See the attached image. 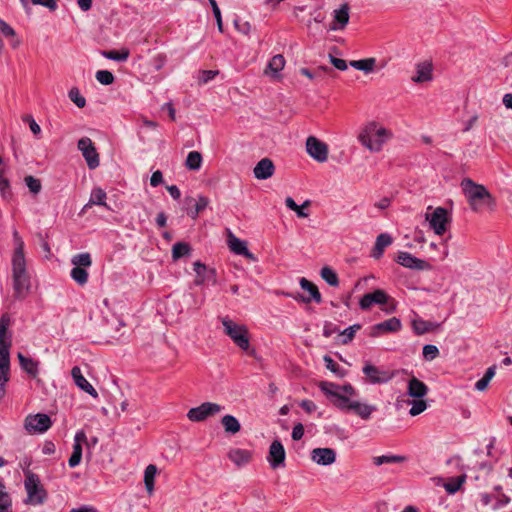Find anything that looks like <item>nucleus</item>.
I'll return each mask as SVG.
<instances>
[{"label":"nucleus","instance_id":"f257e3e1","mask_svg":"<svg viewBox=\"0 0 512 512\" xmlns=\"http://www.w3.org/2000/svg\"><path fill=\"white\" fill-rule=\"evenodd\" d=\"M14 252L12 255V277L14 297L24 299L30 290V276L26 269L24 241L17 230L13 231Z\"/></svg>","mask_w":512,"mask_h":512},{"label":"nucleus","instance_id":"f03ea898","mask_svg":"<svg viewBox=\"0 0 512 512\" xmlns=\"http://www.w3.org/2000/svg\"><path fill=\"white\" fill-rule=\"evenodd\" d=\"M393 137V133L375 121L367 123L358 139L360 143L371 152H379L383 145Z\"/></svg>","mask_w":512,"mask_h":512},{"label":"nucleus","instance_id":"7ed1b4c3","mask_svg":"<svg viewBox=\"0 0 512 512\" xmlns=\"http://www.w3.org/2000/svg\"><path fill=\"white\" fill-rule=\"evenodd\" d=\"M461 188L473 211H479L482 207L490 205L493 200L486 187L475 183L470 178L462 180Z\"/></svg>","mask_w":512,"mask_h":512},{"label":"nucleus","instance_id":"20e7f679","mask_svg":"<svg viewBox=\"0 0 512 512\" xmlns=\"http://www.w3.org/2000/svg\"><path fill=\"white\" fill-rule=\"evenodd\" d=\"M330 397L335 399V407L341 411H353L363 420H368L371 414L377 410L375 405L364 404L359 401H352L349 397H340L336 393L328 391L326 392Z\"/></svg>","mask_w":512,"mask_h":512},{"label":"nucleus","instance_id":"39448f33","mask_svg":"<svg viewBox=\"0 0 512 512\" xmlns=\"http://www.w3.org/2000/svg\"><path fill=\"white\" fill-rule=\"evenodd\" d=\"M24 474V487L27 492V499L25 500V503L31 505L43 504L46 501L48 494L41 484L39 476L30 470L25 471Z\"/></svg>","mask_w":512,"mask_h":512},{"label":"nucleus","instance_id":"423d86ee","mask_svg":"<svg viewBox=\"0 0 512 512\" xmlns=\"http://www.w3.org/2000/svg\"><path fill=\"white\" fill-rule=\"evenodd\" d=\"M224 332L242 350L247 351L250 346L248 330L244 325H239L228 317L222 319Z\"/></svg>","mask_w":512,"mask_h":512},{"label":"nucleus","instance_id":"0eeeda50","mask_svg":"<svg viewBox=\"0 0 512 512\" xmlns=\"http://www.w3.org/2000/svg\"><path fill=\"white\" fill-rule=\"evenodd\" d=\"M426 220L435 234L443 235L447 230L448 224L451 222V217L446 208L437 207L432 213H426Z\"/></svg>","mask_w":512,"mask_h":512},{"label":"nucleus","instance_id":"6e6552de","mask_svg":"<svg viewBox=\"0 0 512 512\" xmlns=\"http://www.w3.org/2000/svg\"><path fill=\"white\" fill-rule=\"evenodd\" d=\"M52 425V421L47 414H30L24 420V428L29 434H41L46 432Z\"/></svg>","mask_w":512,"mask_h":512},{"label":"nucleus","instance_id":"1a4fd4ad","mask_svg":"<svg viewBox=\"0 0 512 512\" xmlns=\"http://www.w3.org/2000/svg\"><path fill=\"white\" fill-rule=\"evenodd\" d=\"M77 147L81 151L88 168L91 170L96 169L100 164V160L92 140L89 137H82L78 140Z\"/></svg>","mask_w":512,"mask_h":512},{"label":"nucleus","instance_id":"9d476101","mask_svg":"<svg viewBox=\"0 0 512 512\" xmlns=\"http://www.w3.org/2000/svg\"><path fill=\"white\" fill-rule=\"evenodd\" d=\"M223 410V407L217 403L204 402L197 407L191 408L187 417L190 421L201 422L207 419L209 416H213Z\"/></svg>","mask_w":512,"mask_h":512},{"label":"nucleus","instance_id":"9b49d317","mask_svg":"<svg viewBox=\"0 0 512 512\" xmlns=\"http://www.w3.org/2000/svg\"><path fill=\"white\" fill-rule=\"evenodd\" d=\"M318 387H319L320 391L329 400V402L331 404H333L334 406H335V399H333L332 397H330L326 393L327 390L336 393L340 397H348V396H355L356 395V390H355V388L350 383H347V384H344V385H339V384H336V383H333V382L320 381L318 383Z\"/></svg>","mask_w":512,"mask_h":512},{"label":"nucleus","instance_id":"f8f14e48","mask_svg":"<svg viewBox=\"0 0 512 512\" xmlns=\"http://www.w3.org/2000/svg\"><path fill=\"white\" fill-rule=\"evenodd\" d=\"M266 459L273 470L285 467L286 452L280 440L275 439L270 444Z\"/></svg>","mask_w":512,"mask_h":512},{"label":"nucleus","instance_id":"ddd939ff","mask_svg":"<svg viewBox=\"0 0 512 512\" xmlns=\"http://www.w3.org/2000/svg\"><path fill=\"white\" fill-rule=\"evenodd\" d=\"M306 151L310 157L317 162L323 163L328 159V146L323 141L314 136H309L306 140Z\"/></svg>","mask_w":512,"mask_h":512},{"label":"nucleus","instance_id":"4468645a","mask_svg":"<svg viewBox=\"0 0 512 512\" xmlns=\"http://www.w3.org/2000/svg\"><path fill=\"white\" fill-rule=\"evenodd\" d=\"M193 270L196 273V278L194 281L195 285L199 286L205 283L216 285L217 275L214 268H208L201 261H196L193 263Z\"/></svg>","mask_w":512,"mask_h":512},{"label":"nucleus","instance_id":"2eb2a0df","mask_svg":"<svg viewBox=\"0 0 512 512\" xmlns=\"http://www.w3.org/2000/svg\"><path fill=\"white\" fill-rule=\"evenodd\" d=\"M362 372L366 375L369 383L371 384L387 383L395 376L394 372L380 369L379 367L372 364L364 365Z\"/></svg>","mask_w":512,"mask_h":512},{"label":"nucleus","instance_id":"dca6fc26","mask_svg":"<svg viewBox=\"0 0 512 512\" xmlns=\"http://www.w3.org/2000/svg\"><path fill=\"white\" fill-rule=\"evenodd\" d=\"M299 284H300V287L303 289V290H306L309 292L310 294V297H305L301 294H298L296 296H294L293 294L291 293H283L285 296L287 297H292L294 298L295 300L297 301H301L303 303H310L311 301H314L316 303H321L322 302V296L318 290V287L312 283L311 281L307 280L306 278L302 277L299 281Z\"/></svg>","mask_w":512,"mask_h":512},{"label":"nucleus","instance_id":"f3484780","mask_svg":"<svg viewBox=\"0 0 512 512\" xmlns=\"http://www.w3.org/2000/svg\"><path fill=\"white\" fill-rule=\"evenodd\" d=\"M10 347L0 346V399L5 396L6 383L9 381Z\"/></svg>","mask_w":512,"mask_h":512},{"label":"nucleus","instance_id":"a211bd4d","mask_svg":"<svg viewBox=\"0 0 512 512\" xmlns=\"http://www.w3.org/2000/svg\"><path fill=\"white\" fill-rule=\"evenodd\" d=\"M395 261L403 267L417 271L429 270L431 268V265L425 260L419 259L411 253L404 251L398 253Z\"/></svg>","mask_w":512,"mask_h":512},{"label":"nucleus","instance_id":"6ab92c4d","mask_svg":"<svg viewBox=\"0 0 512 512\" xmlns=\"http://www.w3.org/2000/svg\"><path fill=\"white\" fill-rule=\"evenodd\" d=\"M389 296L382 289H376L372 293H366L359 301V306L362 310H368L372 305H384L388 302Z\"/></svg>","mask_w":512,"mask_h":512},{"label":"nucleus","instance_id":"aec40b11","mask_svg":"<svg viewBox=\"0 0 512 512\" xmlns=\"http://www.w3.org/2000/svg\"><path fill=\"white\" fill-rule=\"evenodd\" d=\"M208 204L209 199L204 195H198L197 199L193 197H186L184 200L187 215L192 219H196L198 215L206 209Z\"/></svg>","mask_w":512,"mask_h":512},{"label":"nucleus","instance_id":"412c9836","mask_svg":"<svg viewBox=\"0 0 512 512\" xmlns=\"http://www.w3.org/2000/svg\"><path fill=\"white\" fill-rule=\"evenodd\" d=\"M311 459L318 465L328 466L335 462L336 452L332 448H315L311 451Z\"/></svg>","mask_w":512,"mask_h":512},{"label":"nucleus","instance_id":"4be33fe9","mask_svg":"<svg viewBox=\"0 0 512 512\" xmlns=\"http://www.w3.org/2000/svg\"><path fill=\"white\" fill-rule=\"evenodd\" d=\"M325 18V14L321 11L316 10L311 13V17L306 23L309 34L313 36L322 35L326 29L323 24Z\"/></svg>","mask_w":512,"mask_h":512},{"label":"nucleus","instance_id":"5701e85b","mask_svg":"<svg viewBox=\"0 0 512 512\" xmlns=\"http://www.w3.org/2000/svg\"><path fill=\"white\" fill-rule=\"evenodd\" d=\"M275 166L271 159L263 158L254 167V177L259 180H266L274 174Z\"/></svg>","mask_w":512,"mask_h":512},{"label":"nucleus","instance_id":"b1692460","mask_svg":"<svg viewBox=\"0 0 512 512\" xmlns=\"http://www.w3.org/2000/svg\"><path fill=\"white\" fill-rule=\"evenodd\" d=\"M227 242H228V246H229L230 250L233 253H235L237 255L244 256L248 259H252V260L254 259V255L248 250L246 242L237 238L231 232L228 235Z\"/></svg>","mask_w":512,"mask_h":512},{"label":"nucleus","instance_id":"393cba45","mask_svg":"<svg viewBox=\"0 0 512 512\" xmlns=\"http://www.w3.org/2000/svg\"><path fill=\"white\" fill-rule=\"evenodd\" d=\"M72 378L75 384L83 391L91 395L93 398L98 397L96 389L86 380L82 375L81 369L78 366H74L71 370Z\"/></svg>","mask_w":512,"mask_h":512},{"label":"nucleus","instance_id":"a878e982","mask_svg":"<svg viewBox=\"0 0 512 512\" xmlns=\"http://www.w3.org/2000/svg\"><path fill=\"white\" fill-rule=\"evenodd\" d=\"M402 324L400 319L392 317L388 320L375 324L371 333L372 336H378L381 332H397L401 329Z\"/></svg>","mask_w":512,"mask_h":512},{"label":"nucleus","instance_id":"bb28decb","mask_svg":"<svg viewBox=\"0 0 512 512\" xmlns=\"http://www.w3.org/2000/svg\"><path fill=\"white\" fill-rule=\"evenodd\" d=\"M428 386L416 377H412L408 381L407 393L410 397L415 399H422L427 395Z\"/></svg>","mask_w":512,"mask_h":512},{"label":"nucleus","instance_id":"cd10ccee","mask_svg":"<svg viewBox=\"0 0 512 512\" xmlns=\"http://www.w3.org/2000/svg\"><path fill=\"white\" fill-rule=\"evenodd\" d=\"M285 58L282 54L273 56L267 64L264 73L273 79L280 78V72L285 66Z\"/></svg>","mask_w":512,"mask_h":512},{"label":"nucleus","instance_id":"c85d7f7f","mask_svg":"<svg viewBox=\"0 0 512 512\" xmlns=\"http://www.w3.org/2000/svg\"><path fill=\"white\" fill-rule=\"evenodd\" d=\"M393 242V238L388 233H381L377 236L375 245L371 252V257L374 259H380L386 247L390 246Z\"/></svg>","mask_w":512,"mask_h":512},{"label":"nucleus","instance_id":"c756f323","mask_svg":"<svg viewBox=\"0 0 512 512\" xmlns=\"http://www.w3.org/2000/svg\"><path fill=\"white\" fill-rule=\"evenodd\" d=\"M349 21V8L344 4L340 9L334 11V19L328 30L343 29Z\"/></svg>","mask_w":512,"mask_h":512},{"label":"nucleus","instance_id":"7c9ffc66","mask_svg":"<svg viewBox=\"0 0 512 512\" xmlns=\"http://www.w3.org/2000/svg\"><path fill=\"white\" fill-rule=\"evenodd\" d=\"M228 458L238 467L248 464L252 459V453L249 450L234 448L228 452Z\"/></svg>","mask_w":512,"mask_h":512},{"label":"nucleus","instance_id":"2f4dec72","mask_svg":"<svg viewBox=\"0 0 512 512\" xmlns=\"http://www.w3.org/2000/svg\"><path fill=\"white\" fill-rule=\"evenodd\" d=\"M432 63L428 61L417 64L416 75L412 77L415 83H422L432 80Z\"/></svg>","mask_w":512,"mask_h":512},{"label":"nucleus","instance_id":"473e14b6","mask_svg":"<svg viewBox=\"0 0 512 512\" xmlns=\"http://www.w3.org/2000/svg\"><path fill=\"white\" fill-rule=\"evenodd\" d=\"M10 324L11 318L9 314H2L0 317V346H11V333L9 332Z\"/></svg>","mask_w":512,"mask_h":512},{"label":"nucleus","instance_id":"72a5a7b5","mask_svg":"<svg viewBox=\"0 0 512 512\" xmlns=\"http://www.w3.org/2000/svg\"><path fill=\"white\" fill-rule=\"evenodd\" d=\"M18 359L21 369L29 376L36 378L39 373V363L30 357L24 356L22 353H18Z\"/></svg>","mask_w":512,"mask_h":512},{"label":"nucleus","instance_id":"f704fd0d","mask_svg":"<svg viewBox=\"0 0 512 512\" xmlns=\"http://www.w3.org/2000/svg\"><path fill=\"white\" fill-rule=\"evenodd\" d=\"M192 248L186 242H176L172 247V259L179 260L182 257L190 256Z\"/></svg>","mask_w":512,"mask_h":512},{"label":"nucleus","instance_id":"c9c22d12","mask_svg":"<svg viewBox=\"0 0 512 512\" xmlns=\"http://www.w3.org/2000/svg\"><path fill=\"white\" fill-rule=\"evenodd\" d=\"M436 326H437V324H435L431 321H426V320L420 319V318L414 319L412 322L413 330L417 335H423L427 332H430V331L434 330Z\"/></svg>","mask_w":512,"mask_h":512},{"label":"nucleus","instance_id":"e433bc0d","mask_svg":"<svg viewBox=\"0 0 512 512\" xmlns=\"http://www.w3.org/2000/svg\"><path fill=\"white\" fill-rule=\"evenodd\" d=\"M376 64L375 58H365L360 60H353L350 62V66L363 71L365 73H370L374 70Z\"/></svg>","mask_w":512,"mask_h":512},{"label":"nucleus","instance_id":"4c0bfd02","mask_svg":"<svg viewBox=\"0 0 512 512\" xmlns=\"http://www.w3.org/2000/svg\"><path fill=\"white\" fill-rule=\"evenodd\" d=\"M157 473V467L154 464H149L144 471V484L149 494L154 491V478Z\"/></svg>","mask_w":512,"mask_h":512},{"label":"nucleus","instance_id":"58836bf2","mask_svg":"<svg viewBox=\"0 0 512 512\" xmlns=\"http://www.w3.org/2000/svg\"><path fill=\"white\" fill-rule=\"evenodd\" d=\"M226 432L236 434L240 431L241 425L238 419L232 415H225L221 420Z\"/></svg>","mask_w":512,"mask_h":512},{"label":"nucleus","instance_id":"ea45409f","mask_svg":"<svg viewBox=\"0 0 512 512\" xmlns=\"http://www.w3.org/2000/svg\"><path fill=\"white\" fill-rule=\"evenodd\" d=\"M202 155L198 151H191L188 153L185 165L189 170L197 171L201 168Z\"/></svg>","mask_w":512,"mask_h":512},{"label":"nucleus","instance_id":"a19ab883","mask_svg":"<svg viewBox=\"0 0 512 512\" xmlns=\"http://www.w3.org/2000/svg\"><path fill=\"white\" fill-rule=\"evenodd\" d=\"M106 192L101 188H94L91 192L89 202L84 206L83 211L91 205H105Z\"/></svg>","mask_w":512,"mask_h":512},{"label":"nucleus","instance_id":"79ce46f5","mask_svg":"<svg viewBox=\"0 0 512 512\" xmlns=\"http://www.w3.org/2000/svg\"><path fill=\"white\" fill-rule=\"evenodd\" d=\"M404 461H406V457L401 455H381L373 458V463L376 466L383 464L402 463Z\"/></svg>","mask_w":512,"mask_h":512},{"label":"nucleus","instance_id":"37998d69","mask_svg":"<svg viewBox=\"0 0 512 512\" xmlns=\"http://www.w3.org/2000/svg\"><path fill=\"white\" fill-rule=\"evenodd\" d=\"M320 275L330 286L337 287L339 285L338 275L332 268L328 266L323 267L320 271Z\"/></svg>","mask_w":512,"mask_h":512},{"label":"nucleus","instance_id":"c03bdc74","mask_svg":"<svg viewBox=\"0 0 512 512\" xmlns=\"http://www.w3.org/2000/svg\"><path fill=\"white\" fill-rule=\"evenodd\" d=\"M70 276L77 284L81 286L88 282V272L84 267L74 266L71 269Z\"/></svg>","mask_w":512,"mask_h":512},{"label":"nucleus","instance_id":"a18cd8bd","mask_svg":"<svg viewBox=\"0 0 512 512\" xmlns=\"http://www.w3.org/2000/svg\"><path fill=\"white\" fill-rule=\"evenodd\" d=\"M465 480L466 475H460L451 478L447 483L444 484V488L448 494H455L460 489Z\"/></svg>","mask_w":512,"mask_h":512},{"label":"nucleus","instance_id":"49530a36","mask_svg":"<svg viewBox=\"0 0 512 512\" xmlns=\"http://www.w3.org/2000/svg\"><path fill=\"white\" fill-rule=\"evenodd\" d=\"M323 360L326 369L334 373L339 378L345 377L346 371L341 368L329 355H325Z\"/></svg>","mask_w":512,"mask_h":512},{"label":"nucleus","instance_id":"de8ad7c7","mask_svg":"<svg viewBox=\"0 0 512 512\" xmlns=\"http://www.w3.org/2000/svg\"><path fill=\"white\" fill-rule=\"evenodd\" d=\"M102 55L109 60L124 62L129 57V51L127 49H122L121 51H117V50L103 51Z\"/></svg>","mask_w":512,"mask_h":512},{"label":"nucleus","instance_id":"09e8293b","mask_svg":"<svg viewBox=\"0 0 512 512\" xmlns=\"http://www.w3.org/2000/svg\"><path fill=\"white\" fill-rule=\"evenodd\" d=\"M71 263L77 267H90L92 265V259L89 253H79L72 257Z\"/></svg>","mask_w":512,"mask_h":512},{"label":"nucleus","instance_id":"8fccbe9b","mask_svg":"<svg viewBox=\"0 0 512 512\" xmlns=\"http://www.w3.org/2000/svg\"><path fill=\"white\" fill-rule=\"evenodd\" d=\"M360 329H361L360 324H354V325L349 326L342 332H340V334L343 336L341 343L344 345L350 343L353 340L355 333Z\"/></svg>","mask_w":512,"mask_h":512},{"label":"nucleus","instance_id":"3c124183","mask_svg":"<svg viewBox=\"0 0 512 512\" xmlns=\"http://www.w3.org/2000/svg\"><path fill=\"white\" fill-rule=\"evenodd\" d=\"M82 459V445L73 444V452L68 459V465L71 468L78 466Z\"/></svg>","mask_w":512,"mask_h":512},{"label":"nucleus","instance_id":"603ef678","mask_svg":"<svg viewBox=\"0 0 512 512\" xmlns=\"http://www.w3.org/2000/svg\"><path fill=\"white\" fill-rule=\"evenodd\" d=\"M68 96L70 98V100L78 107V108H83L85 107L86 105V100L85 98L80 94V91L78 88L76 87H73L72 89H70L69 93H68Z\"/></svg>","mask_w":512,"mask_h":512},{"label":"nucleus","instance_id":"864d4df0","mask_svg":"<svg viewBox=\"0 0 512 512\" xmlns=\"http://www.w3.org/2000/svg\"><path fill=\"white\" fill-rule=\"evenodd\" d=\"M422 354H423V358L426 361H432L438 357L439 349L437 346H435L433 344H426L423 347Z\"/></svg>","mask_w":512,"mask_h":512},{"label":"nucleus","instance_id":"5fc2aeb1","mask_svg":"<svg viewBox=\"0 0 512 512\" xmlns=\"http://www.w3.org/2000/svg\"><path fill=\"white\" fill-rule=\"evenodd\" d=\"M97 81L102 85H110L114 82V75L108 70H99L95 75Z\"/></svg>","mask_w":512,"mask_h":512},{"label":"nucleus","instance_id":"6e6d98bb","mask_svg":"<svg viewBox=\"0 0 512 512\" xmlns=\"http://www.w3.org/2000/svg\"><path fill=\"white\" fill-rule=\"evenodd\" d=\"M411 404L412 407L409 410V414L411 416H417L427 409L426 401L422 399H416L413 402H411Z\"/></svg>","mask_w":512,"mask_h":512},{"label":"nucleus","instance_id":"4d7b16f0","mask_svg":"<svg viewBox=\"0 0 512 512\" xmlns=\"http://www.w3.org/2000/svg\"><path fill=\"white\" fill-rule=\"evenodd\" d=\"M24 180L27 187L33 194H38L41 191L42 185L39 179L29 175L26 176Z\"/></svg>","mask_w":512,"mask_h":512},{"label":"nucleus","instance_id":"13d9d810","mask_svg":"<svg viewBox=\"0 0 512 512\" xmlns=\"http://www.w3.org/2000/svg\"><path fill=\"white\" fill-rule=\"evenodd\" d=\"M0 194H1V197L5 200L10 199L12 196L10 182L7 178L0 179Z\"/></svg>","mask_w":512,"mask_h":512},{"label":"nucleus","instance_id":"bf43d9fd","mask_svg":"<svg viewBox=\"0 0 512 512\" xmlns=\"http://www.w3.org/2000/svg\"><path fill=\"white\" fill-rule=\"evenodd\" d=\"M210 5H211V8H212V11H213V15L216 19V22H217V26H218V30L220 32H223V23H222V17H221V11L217 5V2L215 0H211V2H209Z\"/></svg>","mask_w":512,"mask_h":512},{"label":"nucleus","instance_id":"052dcab7","mask_svg":"<svg viewBox=\"0 0 512 512\" xmlns=\"http://www.w3.org/2000/svg\"><path fill=\"white\" fill-rule=\"evenodd\" d=\"M0 504L12 505L11 497L6 491V486L2 478H0Z\"/></svg>","mask_w":512,"mask_h":512},{"label":"nucleus","instance_id":"680f3d73","mask_svg":"<svg viewBox=\"0 0 512 512\" xmlns=\"http://www.w3.org/2000/svg\"><path fill=\"white\" fill-rule=\"evenodd\" d=\"M235 28L245 35L249 34L251 30V24L248 21H241L239 19L234 20Z\"/></svg>","mask_w":512,"mask_h":512},{"label":"nucleus","instance_id":"e2e57ef3","mask_svg":"<svg viewBox=\"0 0 512 512\" xmlns=\"http://www.w3.org/2000/svg\"><path fill=\"white\" fill-rule=\"evenodd\" d=\"M339 332V328L333 323L326 321L323 327V336L326 338L331 337L334 333Z\"/></svg>","mask_w":512,"mask_h":512},{"label":"nucleus","instance_id":"0e129e2a","mask_svg":"<svg viewBox=\"0 0 512 512\" xmlns=\"http://www.w3.org/2000/svg\"><path fill=\"white\" fill-rule=\"evenodd\" d=\"M34 5H41L48 8L50 11H55L58 7L57 0H32Z\"/></svg>","mask_w":512,"mask_h":512},{"label":"nucleus","instance_id":"69168bd1","mask_svg":"<svg viewBox=\"0 0 512 512\" xmlns=\"http://www.w3.org/2000/svg\"><path fill=\"white\" fill-rule=\"evenodd\" d=\"M331 64L340 71H345L347 69V63L345 60L334 57L333 55H329Z\"/></svg>","mask_w":512,"mask_h":512},{"label":"nucleus","instance_id":"338daca9","mask_svg":"<svg viewBox=\"0 0 512 512\" xmlns=\"http://www.w3.org/2000/svg\"><path fill=\"white\" fill-rule=\"evenodd\" d=\"M304 435V426L301 423H297L294 425L292 429L291 437L293 440L298 441L300 440Z\"/></svg>","mask_w":512,"mask_h":512},{"label":"nucleus","instance_id":"774afa93","mask_svg":"<svg viewBox=\"0 0 512 512\" xmlns=\"http://www.w3.org/2000/svg\"><path fill=\"white\" fill-rule=\"evenodd\" d=\"M0 31L5 37H12L15 35V30L2 19H0Z\"/></svg>","mask_w":512,"mask_h":512}]
</instances>
